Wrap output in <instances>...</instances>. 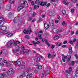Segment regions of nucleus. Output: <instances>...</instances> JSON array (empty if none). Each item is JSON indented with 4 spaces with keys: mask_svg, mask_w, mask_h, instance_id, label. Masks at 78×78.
<instances>
[{
    "mask_svg": "<svg viewBox=\"0 0 78 78\" xmlns=\"http://www.w3.org/2000/svg\"><path fill=\"white\" fill-rule=\"evenodd\" d=\"M20 3L21 5L23 6L24 7V6L26 8L28 7V4H27V2L25 1H20Z\"/></svg>",
    "mask_w": 78,
    "mask_h": 78,
    "instance_id": "obj_1",
    "label": "nucleus"
},
{
    "mask_svg": "<svg viewBox=\"0 0 78 78\" xmlns=\"http://www.w3.org/2000/svg\"><path fill=\"white\" fill-rule=\"evenodd\" d=\"M21 60L20 59L18 60L15 63V65L16 66H20L21 64Z\"/></svg>",
    "mask_w": 78,
    "mask_h": 78,
    "instance_id": "obj_2",
    "label": "nucleus"
},
{
    "mask_svg": "<svg viewBox=\"0 0 78 78\" xmlns=\"http://www.w3.org/2000/svg\"><path fill=\"white\" fill-rule=\"evenodd\" d=\"M13 72V69L12 68L10 69L9 70V71L8 73V75H11L12 73V72Z\"/></svg>",
    "mask_w": 78,
    "mask_h": 78,
    "instance_id": "obj_3",
    "label": "nucleus"
},
{
    "mask_svg": "<svg viewBox=\"0 0 78 78\" xmlns=\"http://www.w3.org/2000/svg\"><path fill=\"white\" fill-rule=\"evenodd\" d=\"M6 30V27L5 26L0 27V30H3V31H5Z\"/></svg>",
    "mask_w": 78,
    "mask_h": 78,
    "instance_id": "obj_4",
    "label": "nucleus"
},
{
    "mask_svg": "<svg viewBox=\"0 0 78 78\" xmlns=\"http://www.w3.org/2000/svg\"><path fill=\"white\" fill-rule=\"evenodd\" d=\"M59 36H62V35L61 34H59L58 36L56 35L54 37V39H55V40H58Z\"/></svg>",
    "mask_w": 78,
    "mask_h": 78,
    "instance_id": "obj_5",
    "label": "nucleus"
},
{
    "mask_svg": "<svg viewBox=\"0 0 78 78\" xmlns=\"http://www.w3.org/2000/svg\"><path fill=\"white\" fill-rule=\"evenodd\" d=\"M7 7L8 11H11V5L10 4H8Z\"/></svg>",
    "mask_w": 78,
    "mask_h": 78,
    "instance_id": "obj_6",
    "label": "nucleus"
},
{
    "mask_svg": "<svg viewBox=\"0 0 78 78\" xmlns=\"http://www.w3.org/2000/svg\"><path fill=\"white\" fill-rule=\"evenodd\" d=\"M47 2H42L40 3V5L41 6H44V5H46V4H47Z\"/></svg>",
    "mask_w": 78,
    "mask_h": 78,
    "instance_id": "obj_7",
    "label": "nucleus"
},
{
    "mask_svg": "<svg viewBox=\"0 0 78 78\" xmlns=\"http://www.w3.org/2000/svg\"><path fill=\"white\" fill-rule=\"evenodd\" d=\"M12 41H9L7 44V46L8 47H10V46H11V45L12 44Z\"/></svg>",
    "mask_w": 78,
    "mask_h": 78,
    "instance_id": "obj_8",
    "label": "nucleus"
},
{
    "mask_svg": "<svg viewBox=\"0 0 78 78\" xmlns=\"http://www.w3.org/2000/svg\"><path fill=\"white\" fill-rule=\"evenodd\" d=\"M23 8H24V7L22 5L19 6L17 9V10L20 11V10H21V9H23Z\"/></svg>",
    "mask_w": 78,
    "mask_h": 78,
    "instance_id": "obj_9",
    "label": "nucleus"
},
{
    "mask_svg": "<svg viewBox=\"0 0 78 78\" xmlns=\"http://www.w3.org/2000/svg\"><path fill=\"white\" fill-rule=\"evenodd\" d=\"M44 27L45 28L47 29L49 28V25L47 23H44Z\"/></svg>",
    "mask_w": 78,
    "mask_h": 78,
    "instance_id": "obj_10",
    "label": "nucleus"
},
{
    "mask_svg": "<svg viewBox=\"0 0 78 78\" xmlns=\"http://www.w3.org/2000/svg\"><path fill=\"white\" fill-rule=\"evenodd\" d=\"M53 31L55 33H58V31H59V30L58 29L54 28L53 29Z\"/></svg>",
    "mask_w": 78,
    "mask_h": 78,
    "instance_id": "obj_11",
    "label": "nucleus"
},
{
    "mask_svg": "<svg viewBox=\"0 0 78 78\" xmlns=\"http://www.w3.org/2000/svg\"><path fill=\"white\" fill-rule=\"evenodd\" d=\"M28 71H27L26 72H25V73H24L23 74V76L25 77V76H27L28 75Z\"/></svg>",
    "mask_w": 78,
    "mask_h": 78,
    "instance_id": "obj_12",
    "label": "nucleus"
},
{
    "mask_svg": "<svg viewBox=\"0 0 78 78\" xmlns=\"http://www.w3.org/2000/svg\"><path fill=\"white\" fill-rule=\"evenodd\" d=\"M18 20H19V18L17 17H16L14 18L13 22L14 23H16L18 22Z\"/></svg>",
    "mask_w": 78,
    "mask_h": 78,
    "instance_id": "obj_13",
    "label": "nucleus"
},
{
    "mask_svg": "<svg viewBox=\"0 0 78 78\" xmlns=\"http://www.w3.org/2000/svg\"><path fill=\"white\" fill-rule=\"evenodd\" d=\"M31 30L30 29H29L27 30V34H30L31 32Z\"/></svg>",
    "mask_w": 78,
    "mask_h": 78,
    "instance_id": "obj_14",
    "label": "nucleus"
},
{
    "mask_svg": "<svg viewBox=\"0 0 78 78\" xmlns=\"http://www.w3.org/2000/svg\"><path fill=\"white\" fill-rule=\"evenodd\" d=\"M12 44L13 45V46H14L15 47H17V44H16V42H15L14 41H13L12 42Z\"/></svg>",
    "mask_w": 78,
    "mask_h": 78,
    "instance_id": "obj_15",
    "label": "nucleus"
},
{
    "mask_svg": "<svg viewBox=\"0 0 78 78\" xmlns=\"http://www.w3.org/2000/svg\"><path fill=\"white\" fill-rule=\"evenodd\" d=\"M16 49H17V50L16 51V53L19 54V53H20V51H19V47H17L16 48Z\"/></svg>",
    "mask_w": 78,
    "mask_h": 78,
    "instance_id": "obj_16",
    "label": "nucleus"
},
{
    "mask_svg": "<svg viewBox=\"0 0 78 78\" xmlns=\"http://www.w3.org/2000/svg\"><path fill=\"white\" fill-rule=\"evenodd\" d=\"M63 3H64L65 5H67L68 4H69V2L67 1H64Z\"/></svg>",
    "mask_w": 78,
    "mask_h": 78,
    "instance_id": "obj_17",
    "label": "nucleus"
},
{
    "mask_svg": "<svg viewBox=\"0 0 78 78\" xmlns=\"http://www.w3.org/2000/svg\"><path fill=\"white\" fill-rule=\"evenodd\" d=\"M13 35V34L12 33H11L10 34H8L7 35L8 37H11V36H12Z\"/></svg>",
    "mask_w": 78,
    "mask_h": 78,
    "instance_id": "obj_18",
    "label": "nucleus"
},
{
    "mask_svg": "<svg viewBox=\"0 0 78 78\" xmlns=\"http://www.w3.org/2000/svg\"><path fill=\"white\" fill-rule=\"evenodd\" d=\"M9 2L11 4H14V0H9Z\"/></svg>",
    "mask_w": 78,
    "mask_h": 78,
    "instance_id": "obj_19",
    "label": "nucleus"
},
{
    "mask_svg": "<svg viewBox=\"0 0 78 78\" xmlns=\"http://www.w3.org/2000/svg\"><path fill=\"white\" fill-rule=\"evenodd\" d=\"M5 20V19L3 17H0V22H3V21Z\"/></svg>",
    "mask_w": 78,
    "mask_h": 78,
    "instance_id": "obj_20",
    "label": "nucleus"
},
{
    "mask_svg": "<svg viewBox=\"0 0 78 78\" xmlns=\"http://www.w3.org/2000/svg\"><path fill=\"white\" fill-rule=\"evenodd\" d=\"M4 74L1 73L0 74V78H3L4 77Z\"/></svg>",
    "mask_w": 78,
    "mask_h": 78,
    "instance_id": "obj_21",
    "label": "nucleus"
},
{
    "mask_svg": "<svg viewBox=\"0 0 78 78\" xmlns=\"http://www.w3.org/2000/svg\"><path fill=\"white\" fill-rule=\"evenodd\" d=\"M29 51L27 49H24L23 51V53H28L29 52Z\"/></svg>",
    "mask_w": 78,
    "mask_h": 78,
    "instance_id": "obj_22",
    "label": "nucleus"
},
{
    "mask_svg": "<svg viewBox=\"0 0 78 78\" xmlns=\"http://www.w3.org/2000/svg\"><path fill=\"white\" fill-rule=\"evenodd\" d=\"M2 60V58H0V65H1V66H3V65H4V64L2 63H1Z\"/></svg>",
    "mask_w": 78,
    "mask_h": 78,
    "instance_id": "obj_23",
    "label": "nucleus"
},
{
    "mask_svg": "<svg viewBox=\"0 0 78 78\" xmlns=\"http://www.w3.org/2000/svg\"><path fill=\"white\" fill-rule=\"evenodd\" d=\"M38 36V37H39L40 39H41V37H42V34H39Z\"/></svg>",
    "mask_w": 78,
    "mask_h": 78,
    "instance_id": "obj_24",
    "label": "nucleus"
},
{
    "mask_svg": "<svg viewBox=\"0 0 78 78\" xmlns=\"http://www.w3.org/2000/svg\"><path fill=\"white\" fill-rule=\"evenodd\" d=\"M32 43L33 44V45H35V46H36V42L34 41H32Z\"/></svg>",
    "mask_w": 78,
    "mask_h": 78,
    "instance_id": "obj_25",
    "label": "nucleus"
},
{
    "mask_svg": "<svg viewBox=\"0 0 78 78\" xmlns=\"http://www.w3.org/2000/svg\"><path fill=\"white\" fill-rule=\"evenodd\" d=\"M23 33L24 34H27V30H24L23 31Z\"/></svg>",
    "mask_w": 78,
    "mask_h": 78,
    "instance_id": "obj_26",
    "label": "nucleus"
},
{
    "mask_svg": "<svg viewBox=\"0 0 78 78\" xmlns=\"http://www.w3.org/2000/svg\"><path fill=\"white\" fill-rule=\"evenodd\" d=\"M6 65L7 66H10V65H11V64H10V63H9V62H7L6 63Z\"/></svg>",
    "mask_w": 78,
    "mask_h": 78,
    "instance_id": "obj_27",
    "label": "nucleus"
},
{
    "mask_svg": "<svg viewBox=\"0 0 78 78\" xmlns=\"http://www.w3.org/2000/svg\"><path fill=\"white\" fill-rule=\"evenodd\" d=\"M39 0H37L35 1V4H39Z\"/></svg>",
    "mask_w": 78,
    "mask_h": 78,
    "instance_id": "obj_28",
    "label": "nucleus"
},
{
    "mask_svg": "<svg viewBox=\"0 0 78 78\" xmlns=\"http://www.w3.org/2000/svg\"><path fill=\"white\" fill-rule=\"evenodd\" d=\"M57 46H58L59 47L61 45V44L59 43H58L57 44Z\"/></svg>",
    "mask_w": 78,
    "mask_h": 78,
    "instance_id": "obj_29",
    "label": "nucleus"
},
{
    "mask_svg": "<svg viewBox=\"0 0 78 78\" xmlns=\"http://www.w3.org/2000/svg\"><path fill=\"white\" fill-rule=\"evenodd\" d=\"M3 25V22H1L0 23V26L2 27Z\"/></svg>",
    "mask_w": 78,
    "mask_h": 78,
    "instance_id": "obj_30",
    "label": "nucleus"
},
{
    "mask_svg": "<svg viewBox=\"0 0 78 78\" xmlns=\"http://www.w3.org/2000/svg\"><path fill=\"white\" fill-rule=\"evenodd\" d=\"M51 54H50V53H49L48 54V57L49 59L50 58H51Z\"/></svg>",
    "mask_w": 78,
    "mask_h": 78,
    "instance_id": "obj_31",
    "label": "nucleus"
},
{
    "mask_svg": "<svg viewBox=\"0 0 78 78\" xmlns=\"http://www.w3.org/2000/svg\"><path fill=\"white\" fill-rule=\"evenodd\" d=\"M50 24L51 27H52V26H53V25H54V23H50Z\"/></svg>",
    "mask_w": 78,
    "mask_h": 78,
    "instance_id": "obj_32",
    "label": "nucleus"
},
{
    "mask_svg": "<svg viewBox=\"0 0 78 78\" xmlns=\"http://www.w3.org/2000/svg\"><path fill=\"white\" fill-rule=\"evenodd\" d=\"M49 14L50 16H51V15H52V11H49Z\"/></svg>",
    "mask_w": 78,
    "mask_h": 78,
    "instance_id": "obj_33",
    "label": "nucleus"
},
{
    "mask_svg": "<svg viewBox=\"0 0 78 78\" xmlns=\"http://www.w3.org/2000/svg\"><path fill=\"white\" fill-rule=\"evenodd\" d=\"M71 57L70 56L69 58L67 60V62H69L70 61V58Z\"/></svg>",
    "mask_w": 78,
    "mask_h": 78,
    "instance_id": "obj_34",
    "label": "nucleus"
},
{
    "mask_svg": "<svg viewBox=\"0 0 78 78\" xmlns=\"http://www.w3.org/2000/svg\"><path fill=\"white\" fill-rule=\"evenodd\" d=\"M69 43L71 44V45L73 44V41H69Z\"/></svg>",
    "mask_w": 78,
    "mask_h": 78,
    "instance_id": "obj_35",
    "label": "nucleus"
},
{
    "mask_svg": "<svg viewBox=\"0 0 78 78\" xmlns=\"http://www.w3.org/2000/svg\"><path fill=\"white\" fill-rule=\"evenodd\" d=\"M38 68L39 69H42V67L41 66H38Z\"/></svg>",
    "mask_w": 78,
    "mask_h": 78,
    "instance_id": "obj_36",
    "label": "nucleus"
},
{
    "mask_svg": "<svg viewBox=\"0 0 78 78\" xmlns=\"http://www.w3.org/2000/svg\"><path fill=\"white\" fill-rule=\"evenodd\" d=\"M12 13L10 12L9 14V17H11V16H12Z\"/></svg>",
    "mask_w": 78,
    "mask_h": 78,
    "instance_id": "obj_37",
    "label": "nucleus"
},
{
    "mask_svg": "<svg viewBox=\"0 0 78 78\" xmlns=\"http://www.w3.org/2000/svg\"><path fill=\"white\" fill-rule=\"evenodd\" d=\"M4 33L2 31H0V35H3Z\"/></svg>",
    "mask_w": 78,
    "mask_h": 78,
    "instance_id": "obj_38",
    "label": "nucleus"
},
{
    "mask_svg": "<svg viewBox=\"0 0 78 78\" xmlns=\"http://www.w3.org/2000/svg\"><path fill=\"white\" fill-rule=\"evenodd\" d=\"M65 73H68V74H70V72L69 71L67 70L65 71Z\"/></svg>",
    "mask_w": 78,
    "mask_h": 78,
    "instance_id": "obj_39",
    "label": "nucleus"
},
{
    "mask_svg": "<svg viewBox=\"0 0 78 78\" xmlns=\"http://www.w3.org/2000/svg\"><path fill=\"white\" fill-rule=\"evenodd\" d=\"M41 41H42V42H44L45 41V38H42L41 39Z\"/></svg>",
    "mask_w": 78,
    "mask_h": 78,
    "instance_id": "obj_40",
    "label": "nucleus"
},
{
    "mask_svg": "<svg viewBox=\"0 0 78 78\" xmlns=\"http://www.w3.org/2000/svg\"><path fill=\"white\" fill-rule=\"evenodd\" d=\"M71 11V12L73 13L74 12V11H75V9H72Z\"/></svg>",
    "mask_w": 78,
    "mask_h": 78,
    "instance_id": "obj_41",
    "label": "nucleus"
},
{
    "mask_svg": "<svg viewBox=\"0 0 78 78\" xmlns=\"http://www.w3.org/2000/svg\"><path fill=\"white\" fill-rule=\"evenodd\" d=\"M62 13L63 14H66V11H65V10H62Z\"/></svg>",
    "mask_w": 78,
    "mask_h": 78,
    "instance_id": "obj_42",
    "label": "nucleus"
},
{
    "mask_svg": "<svg viewBox=\"0 0 78 78\" xmlns=\"http://www.w3.org/2000/svg\"><path fill=\"white\" fill-rule=\"evenodd\" d=\"M62 59L63 62H66V60L65 59V58H63L62 57Z\"/></svg>",
    "mask_w": 78,
    "mask_h": 78,
    "instance_id": "obj_43",
    "label": "nucleus"
},
{
    "mask_svg": "<svg viewBox=\"0 0 78 78\" xmlns=\"http://www.w3.org/2000/svg\"><path fill=\"white\" fill-rule=\"evenodd\" d=\"M69 51H72V47H69Z\"/></svg>",
    "mask_w": 78,
    "mask_h": 78,
    "instance_id": "obj_44",
    "label": "nucleus"
},
{
    "mask_svg": "<svg viewBox=\"0 0 78 78\" xmlns=\"http://www.w3.org/2000/svg\"><path fill=\"white\" fill-rule=\"evenodd\" d=\"M72 66H73L75 64V62L74 61H72L71 62Z\"/></svg>",
    "mask_w": 78,
    "mask_h": 78,
    "instance_id": "obj_45",
    "label": "nucleus"
},
{
    "mask_svg": "<svg viewBox=\"0 0 78 78\" xmlns=\"http://www.w3.org/2000/svg\"><path fill=\"white\" fill-rule=\"evenodd\" d=\"M63 58H64L65 59H67V56H65L64 55H63V56H62Z\"/></svg>",
    "mask_w": 78,
    "mask_h": 78,
    "instance_id": "obj_46",
    "label": "nucleus"
},
{
    "mask_svg": "<svg viewBox=\"0 0 78 78\" xmlns=\"http://www.w3.org/2000/svg\"><path fill=\"white\" fill-rule=\"evenodd\" d=\"M45 43L46 44H48V41L47 40H45Z\"/></svg>",
    "mask_w": 78,
    "mask_h": 78,
    "instance_id": "obj_47",
    "label": "nucleus"
},
{
    "mask_svg": "<svg viewBox=\"0 0 78 78\" xmlns=\"http://www.w3.org/2000/svg\"><path fill=\"white\" fill-rule=\"evenodd\" d=\"M73 34H74V31H72L71 32V34L73 35Z\"/></svg>",
    "mask_w": 78,
    "mask_h": 78,
    "instance_id": "obj_48",
    "label": "nucleus"
},
{
    "mask_svg": "<svg viewBox=\"0 0 78 78\" xmlns=\"http://www.w3.org/2000/svg\"><path fill=\"white\" fill-rule=\"evenodd\" d=\"M32 20V18H31V17H30L29 18V22H30L31 20Z\"/></svg>",
    "mask_w": 78,
    "mask_h": 78,
    "instance_id": "obj_49",
    "label": "nucleus"
},
{
    "mask_svg": "<svg viewBox=\"0 0 78 78\" xmlns=\"http://www.w3.org/2000/svg\"><path fill=\"white\" fill-rule=\"evenodd\" d=\"M57 17L58 19H59V20H60L61 19V17H60V16H57Z\"/></svg>",
    "mask_w": 78,
    "mask_h": 78,
    "instance_id": "obj_50",
    "label": "nucleus"
},
{
    "mask_svg": "<svg viewBox=\"0 0 78 78\" xmlns=\"http://www.w3.org/2000/svg\"><path fill=\"white\" fill-rule=\"evenodd\" d=\"M50 3H48L46 5V6L47 7H48V6H50Z\"/></svg>",
    "mask_w": 78,
    "mask_h": 78,
    "instance_id": "obj_51",
    "label": "nucleus"
},
{
    "mask_svg": "<svg viewBox=\"0 0 78 78\" xmlns=\"http://www.w3.org/2000/svg\"><path fill=\"white\" fill-rule=\"evenodd\" d=\"M58 22L59 20H56L55 21V23H58Z\"/></svg>",
    "mask_w": 78,
    "mask_h": 78,
    "instance_id": "obj_52",
    "label": "nucleus"
},
{
    "mask_svg": "<svg viewBox=\"0 0 78 78\" xmlns=\"http://www.w3.org/2000/svg\"><path fill=\"white\" fill-rule=\"evenodd\" d=\"M3 3V0H0V3L2 4Z\"/></svg>",
    "mask_w": 78,
    "mask_h": 78,
    "instance_id": "obj_53",
    "label": "nucleus"
},
{
    "mask_svg": "<svg viewBox=\"0 0 78 78\" xmlns=\"http://www.w3.org/2000/svg\"><path fill=\"white\" fill-rule=\"evenodd\" d=\"M67 41H65L63 42V44H67Z\"/></svg>",
    "mask_w": 78,
    "mask_h": 78,
    "instance_id": "obj_54",
    "label": "nucleus"
},
{
    "mask_svg": "<svg viewBox=\"0 0 78 78\" xmlns=\"http://www.w3.org/2000/svg\"><path fill=\"white\" fill-rule=\"evenodd\" d=\"M66 23V22L65 21H63L62 22V25H64Z\"/></svg>",
    "mask_w": 78,
    "mask_h": 78,
    "instance_id": "obj_55",
    "label": "nucleus"
},
{
    "mask_svg": "<svg viewBox=\"0 0 78 78\" xmlns=\"http://www.w3.org/2000/svg\"><path fill=\"white\" fill-rule=\"evenodd\" d=\"M74 56L76 57V59H77L78 58V56L77 55L75 54Z\"/></svg>",
    "mask_w": 78,
    "mask_h": 78,
    "instance_id": "obj_56",
    "label": "nucleus"
},
{
    "mask_svg": "<svg viewBox=\"0 0 78 78\" xmlns=\"http://www.w3.org/2000/svg\"><path fill=\"white\" fill-rule=\"evenodd\" d=\"M4 34L5 33V34H7V33H8V32L7 31H6L5 30H4Z\"/></svg>",
    "mask_w": 78,
    "mask_h": 78,
    "instance_id": "obj_57",
    "label": "nucleus"
},
{
    "mask_svg": "<svg viewBox=\"0 0 78 78\" xmlns=\"http://www.w3.org/2000/svg\"><path fill=\"white\" fill-rule=\"evenodd\" d=\"M31 5H34V2L33 1L32 2Z\"/></svg>",
    "mask_w": 78,
    "mask_h": 78,
    "instance_id": "obj_58",
    "label": "nucleus"
},
{
    "mask_svg": "<svg viewBox=\"0 0 78 78\" xmlns=\"http://www.w3.org/2000/svg\"><path fill=\"white\" fill-rule=\"evenodd\" d=\"M72 51H70L69 52V55H71V54H72Z\"/></svg>",
    "mask_w": 78,
    "mask_h": 78,
    "instance_id": "obj_59",
    "label": "nucleus"
},
{
    "mask_svg": "<svg viewBox=\"0 0 78 78\" xmlns=\"http://www.w3.org/2000/svg\"><path fill=\"white\" fill-rule=\"evenodd\" d=\"M25 37L26 38H28V37H29V36H28V35H26L25 36Z\"/></svg>",
    "mask_w": 78,
    "mask_h": 78,
    "instance_id": "obj_60",
    "label": "nucleus"
},
{
    "mask_svg": "<svg viewBox=\"0 0 78 78\" xmlns=\"http://www.w3.org/2000/svg\"><path fill=\"white\" fill-rule=\"evenodd\" d=\"M72 67H70V68H69V70L70 72H71V71H72Z\"/></svg>",
    "mask_w": 78,
    "mask_h": 78,
    "instance_id": "obj_61",
    "label": "nucleus"
},
{
    "mask_svg": "<svg viewBox=\"0 0 78 78\" xmlns=\"http://www.w3.org/2000/svg\"><path fill=\"white\" fill-rule=\"evenodd\" d=\"M41 17H42L44 18V17H45V16L43 14L41 16Z\"/></svg>",
    "mask_w": 78,
    "mask_h": 78,
    "instance_id": "obj_62",
    "label": "nucleus"
},
{
    "mask_svg": "<svg viewBox=\"0 0 78 78\" xmlns=\"http://www.w3.org/2000/svg\"><path fill=\"white\" fill-rule=\"evenodd\" d=\"M27 78H31V77L29 75H27Z\"/></svg>",
    "mask_w": 78,
    "mask_h": 78,
    "instance_id": "obj_63",
    "label": "nucleus"
},
{
    "mask_svg": "<svg viewBox=\"0 0 78 78\" xmlns=\"http://www.w3.org/2000/svg\"><path fill=\"white\" fill-rule=\"evenodd\" d=\"M23 74L20 76V78H22L23 77Z\"/></svg>",
    "mask_w": 78,
    "mask_h": 78,
    "instance_id": "obj_64",
    "label": "nucleus"
}]
</instances>
